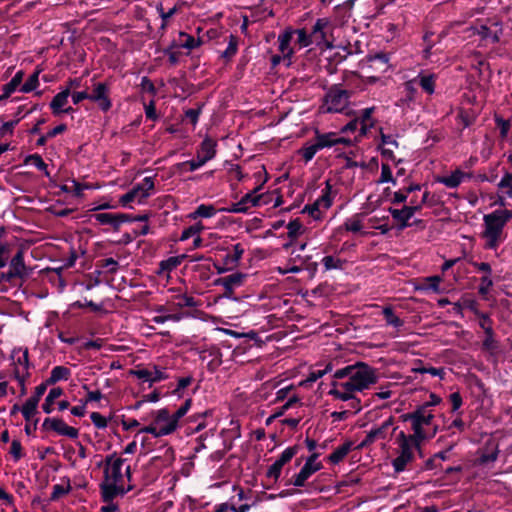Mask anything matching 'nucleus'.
Masks as SVG:
<instances>
[{
  "label": "nucleus",
  "mask_w": 512,
  "mask_h": 512,
  "mask_svg": "<svg viewBox=\"0 0 512 512\" xmlns=\"http://www.w3.org/2000/svg\"><path fill=\"white\" fill-rule=\"evenodd\" d=\"M287 235L290 239H296L305 232V227L299 219L290 221L287 226Z\"/></svg>",
  "instance_id": "obj_46"
},
{
  "label": "nucleus",
  "mask_w": 512,
  "mask_h": 512,
  "mask_svg": "<svg viewBox=\"0 0 512 512\" xmlns=\"http://www.w3.org/2000/svg\"><path fill=\"white\" fill-rule=\"evenodd\" d=\"M204 165H205V163L196 156L195 160L184 161V162L178 163L176 165V168L178 171L185 173V172H193V171L201 168Z\"/></svg>",
  "instance_id": "obj_50"
},
{
  "label": "nucleus",
  "mask_w": 512,
  "mask_h": 512,
  "mask_svg": "<svg viewBox=\"0 0 512 512\" xmlns=\"http://www.w3.org/2000/svg\"><path fill=\"white\" fill-rule=\"evenodd\" d=\"M95 220L101 225H109L113 228L119 227L122 223L127 221L125 214L101 212L94 215Z\"/></svg>",
  "instance_id": "obj_24"
},
{
  "label": "nucleus",
  "mask_w": 512,
  "mask_h": 512,
  "mask_svg": "<svg viewBox=\"0 0 512 512\" xmlns=\"http://www.w3.org/2000/svg\"><path fill=\"white\" fill-rule=\"evenodd\" d=\"M244 275L242 273H233L216 280L217 285H221L226 290V296L233 292L236 287H239L243 283Z\"/></svg>",
  "instance_id": "obj_28"
},
{
  "label": "nucleus",
  "mask_w": 512,
  "mask_h": 512,
  "mask_svg": "<svg viewBox=\"0 0 512 512\" xmlns=\"http://www.w3.org/2000/svg\"><path fill=\"white\" fill-rule=\"evenodd\" d=\"M472 177V172H466L461 168H456L449 174L438 177L436 182L444 185L447 188L455 189L459 187L463 182L470 180Z\"/></svg>",
  "instance_id": "obj_17"
},
{
  "label": "nucleus",
  "mask_w": 512,
  "mask_h": 512,
  "mask_svg": "<svg viewBox=\"0 0 512 512\" xmlns=\"http://www.w3.org/2000/svg\"><path fill=\"white\" fill-rule=\"evenodd\" d=\"M403 421H410L413 433L408 434L415 441L422 444L423 441L433 438L438 426L434 423V414L427 406H422L412 413L401 416Z\"/></svg>",
  "instance_id": "obj_3"
},
{
  "label": "nucleus",
  "mask_w": 512,
  "mask_h": 512,
  "mask_svg": "<svg viewBox=\"0 0 512 512\" xmlns=\"http://www.w3.org/2000/svg\"><path fill=\"white\" fill-rule=\"evenodd\" d=\"M219 209H216L212 204H200L193 212L188 214L190 220H197L198 218H212Z\"/></svg>",
  "instance_id": "obj_30"
},
{
  "label": "nucleus",
  "mask_w": 512,
  "mask_h": 512,
  "mask_svg": "<svg viewBox=\"0 0 512 512\" xmlns=\"http://www.w3.org/2000/svg\"><path fill=\"white\" fill-rule=\"evenodd\" d=\"M8 262L10 263V274L12 276H22L24 274L25 264L22 250H18Z\"/></svg>",
  "instance_id": "obj_32"
},
{
  "label": "nucleus",
  "mask_w": 512,
  "mask_h": 512,
  "mask_svg": "<svg viewBox=\"0 0 512 512\" xmlns=\"http://www.w3.org/2000/svg\"><path fill=\"white\" fill-rule=\"evenodd\" d=\"M326 210L323 209L322 203H320L319 199H316V201L311 205H306L303 208V213H307L310 217H312L316 221L322 220L324 216V212Z\"/></svg>",
  "instance_id": "obj_40"
},
{
  "label": "nucleus",
  "mask_w": 512,
  "mask_h": 512,
  "mask_svg": "<svg viewBox=\"0 0 512 512\" xmlns=\"http://www.w3.org/2000/svg\"><path fill=\"white\" fill-rule=\"evenodd\" d=\"M374 111V108H366L363 110L360 123V136L366 135L367 131L373 126V121L371 120V115Z\"/></svg>",
  "instance_id": "obj_49"
},
{
  "label": "nucleus",
  "mask_w": 512,
  "mask_h": 512,
  "mask_svg": "<svg viewBox=\"0 0 512 512\" xmlns=\"http://www.w3.org/2000/svg\"><path fill=\"white\" fill-rule=\"evenodd\" d=\"M156 10L159 13V16L162 19L161 28L164 29L167 25L168 19H170L177 11V7L174 6L171 9H169L167 12L164 11L162 4H158L156 6Z\"/></svg>",
  "instance_id": "obj_61"
},
{
  "label": "nucleus",
  "mask_w": 512,
  "mask_h": 512,
  "mask_svg": "<svg viewBox=\"0 0 512 512\" xmlns=\"http://www.w3.org/2000/svg\"><path fill=\"white\" fill-rule=\"evenodd\" d=\"M8 393L15 395L16 390L14 387L9 386V382L6 379V375L3 371H0V398L8 395Z\"/></svg>",
  "instance_id": "obj_60"
},
{
  "label": "nucleus",
  "mask_w": 512,
  "mask_h": 512,
  "mask_svg": "<svg viewBox=\"0 0 512 512\" xmlns=\"http://www.w3.org/2000/svg\"><path fill=\"white\" fill-rule=\"evenodd\" d=\"M397 430V427L394 426V421L392 417L384 420L381 425L378 427L372 428L369 432L372 433L376 440L379 439H388L392 436V434Z\"/></svg>",
  "instance_id": "obj_27"
},
{
  "label": "nucleus",
  "mask_w": 512,
  "mask_h": 512,
  "mask_svg": "<svg viewBox=\"0 0 512 512\" xmlns=\"http://www.w3.org/2000/svg\"><path fill=\"white\" fill-rule=\"evenodd\" d=\"M349 105V94L346 90L331 88L324 100L322 110L329 113H343Z\"/></svg>",
  "instance_id": "obj_10"
},
{
  "label": "nucleus",
  "mask_w": 512,
  "mask_h": 512,
  "mask_svg": "<svg viewBox=\"0 0 512 512\" xmlns=\"http://www.w3.org/2000/svg\"><path fill=\"white\" fill-rule=\"evenodd\" d=\"M395 458L391 464L396 473L405 471L415 460L416 454L421 451V444L409 437L404 431H400L395 439Z\"/></svg>",
  "instance_id": "obj_6"
},
{
  "label": "nucleus",
  "mask_w": 512,
  "mask_h": 512,
  "mask_svg": "<svg viewBox=\"0 0 512 512\" xmlns=\"http://www.w3.org/2000/svg\"><path fill=\"white\" fill-rule=\"evenodd\" d=\"M70 375L71 371L69 368L62 365L55 366L52 368L50 372V376L47 379V383L53 385L59 381H66L69 379Z\"/></svg>",
  "instance_id": "obj_33"
},
{
  "label": "nucleus",
  "mask_w": 512,
  "mask_h": 512,
  "mask_svg": "<svg viewBox=\"0 0 512 512\" xmlns=\"http://www.w3.org/2000/svg\"><path fill=\"white\" fill-rule=\"evenodd\" d=\"M322 264L325 270L341 269L343 261L335 256H325L322 259Z\"/></svg>",
  "instance_id": "obj_58"
},
{
  "label": "nucleus",
  "mask_w": 512,
  "mask_h": 512,
  "mask_svg": "<svg viewBox=\"0 0 512 512\" xmlns=\"http://www.w3.org/2000/svg\"><path fill=\"white\" fill-rule=\"evenodd\" d=\"M255 177L258 180V186L255 187L251 192L246 193L242 199L245 201L247 205H249V208L251 207H257L262 205L263 203H266V201H263V195H258V191L262 188V186L267 181V176L264 168L262 167V170L255 173Z\"/></svg>",
  "instance_id": "obj_19"
},
{
  "label": "nucleus",
  "mask_w": 512,
  "mask_h": 512,
  "mask_svg": "<svg viewBox=\"0 0 512 512\" xmlns=\"http://www.w3.org/2000/svg\"><path fill=\"white\" fill-rule=\"evenodd\" d=\"M173 302L176 306H178L180 308L196 306L195 299L186 294H178V295L174 296Z\"/></svg>",
  "instance_id": "obj_57"
},
{
  "label": "nucleus",
  "mask_w": 512,
  "mask_h": 512,
  "mask_svg": "<svg viewBox=\"0 0 512 512\" xmlns=\"http://www.w3.org/2000/svg\"><path fill=\"white\" fill-rule=\"evenodd\" d=\"M43 425L47 426L57 434L69 437L71 439H76L79 435L78 429L67 425L62 419L59 418H46Z\"/></svg>",
  "instance_id": "obj_20"
},
{
  "label": "nucleus",
  "mask_w": 512,
  "mask_h": 512,
  "mask_svg": "<svg viewBox=\"0 0 512 512\" xmlns=\"http://www.w3.org/2000/svg\"><path fill=\"white\" fill-rule=\"evenodd\" d=\"M366 225L368 230H378L380 234L386 235L391 227L389 226V216L388 215H369L366 213Z\"/></svg>",
  "instance_id": "obj_23"
},
{
  "label": "nucleus",
  "mask_w": 512,
  "mask_h": 512,
  "mask_svg": "<svg viewBox=\"0 0 512 512\" xmlns=\"http://www.w3.org/2000/svg\"><path fill=\"white\" fill-rule=\"evenodd\" d=\"M89 96V100L96 103L102 111H108L111 108L108 87L105 83L99 82L95 84L93 92Z\"/></svg>",
  "instance_id": "obj_21"
},
{
  "label": "nucleus",
  "mask_w": 512,
  "mask_h": 512,
  "mask_svg": "<svg viewBox=\"0 0 512 512\" xmlns=\"http://www.w3.org/2000/svg\"><path fill=\"white\" fill-rule=\"evenodd\" d=\"M147 215H142L139 217H132L130 215V224L137 225V227H133V233L135 235H146L149 231V225L147 223Z\"/></svg>",
  "instance_id": "obj_38"
},
{
  "label": "nucleus",
  "mask_w": 512,
  "mask_h": 512,
  "mask_svg": "<svg viewBox=\"0 0 512 512\" xmlns=\"http://www.w3.org/2000/svg\"><path fill=\"white\" fill-rule=\"evenodd\" d=\"M352 145L349 138L340 136L335 132H320L318 129L314 132V138L307 141L298 151L305 163L310 162L314 156L323 149H328L336 145Z\"/></svg>",
  "instance_id": "obj_4"
},
{
  "label": "nucleus",
  "mask_w": 512,
  "mask_h": 512,
  "mask_svg": "<svg viewBox=\"0 0 512 512\" xmlns=\"http://www.w3.org/2000/svg\"><path fill=\"white\" fill-rule=\"evenodd\" d=\"M473 31L478 33L482 39L498 42L502 34V25L498 21H493L490 25H480L479 27H471Z\"/></svg>",
  "instance_id": "obj_22"
},
{
  "label": "nucleus",
  "mask_w": 512,
  "mask_h": 512,
  "mask_svg": "<svg viewBox=\"0 0 512 512\" xmlns=\"http://www.w3.org/2000/svg\"><path fill=\"white\" fill-rule=\"evenodd\" d=\"M435 75L434 74H428V73H419L417 76V82L429 95H432L435 91Z\"/></svg>",
  "instance_id": "obj_35"
},
{
  "label": "nucleus",
  "mask_w": 512,
  "mask_h": 512,
  "mask_svg": "<svg viewBox=\"0 0 512 512\" xmlns=\"http://www.w3.org/2000/svg\"><path fill=\"white\" fill-rule=\"evenodd\" d=\"M298 446H290L283 450L274 463L268 468L266 475L268 478L278 480L284 465L290 462L298 453Z\"/></svg>",
  "instance_id": "obj_14"
},
{
  "label": "nucleus",
  "mask_w": 512,
  "mask_h": 512,
  "mask_svg": "<svg viewBox=\"0 0 512 512\" xmlns=\"http://www.w3.org/2000/svg\"><path fill=\"white\" fill-rule=\"evenodd\" d=\"M332 371V364L328 363L324 368H313L310 372L306 380L301 382V385H306L307 383H312L322 378L324 375Z\"/></svg>",
  "instance_id": "obj_41"
},
{
  "label": "nucleus",
  "mask_w": 512,
  "mask_h": 512,
  "mask_svg": "<svg viewBox=\"0 0 512 512\" xmlns=\"http://www.w3.org/2000/svg\"><path fill=\"white\" fill-rule=\"evenodd\" d=\"M319 454L313 453L307 459L299 473L293 477L292 484L295 487H303L306 481L316 472L323 468V465L318 461Z\"/></svg>",
  "instance_id": "obj_11"
},
{
  "label": "nucleus",
  "mask_w": 512,
  "mask_h": 512,
  "mask_svg": "<svg viewBox=\"0 0 512 512\" xmlns=\"http://www.w3.org/2000/svg\"><path fill=\"white\" fill-rule=\"evenodd\" d=\"M179 37L181 39L180 46L188 50L195 49L201 44V41L199 39H196L193 36L183 32L180 33Z\"/></svg>",
  "instance_id": "obj_54"
},
{
  "label": "nucleus",
  "mask_w": 512,
  "mask_h": 512,
  "mask_svg": "<svg viewBox=\"0 0 512 512\" xmlns=\"http://www.w3.org/2000/svg\"><path fill=\"white\" fill-rule=\"evenodd\" d=\"M130 376H134L139 382L148 383L149 385L167 378L166 370L156 366L139 367L134 370L130 369Z\"/></svg>",
  "instance_id": "obj_12"
},
{
  "label": "nucleus",
  "mask_w": 512,
  "mask_h": 512,
  "mask_svg": "<svg viewBox=\"0 0 512 512\" xmlns=\"http://www.w3.org/2000/svg\"><path fill=\"white\" fill-rule=\"evenodd\" d=\"M69 96V88H65L53 97L50 103V108L54 115L70 112L71 108H65L68 103Z\"/></svg>",
  "instance_id": "obj_26"
},
{
  "label": "nucleus",
  "mask_w": 512,
  "mask_h": 512,
  "mask_svg": "<svg viewBox=\"0 0 512 512\" xmlns=\"http://www.w3.org/2000/svg\"><path fill=\"white\" fill-rule=\"evenodd\" d=\"M63 394V389L60 387H54L48 392L45 401L42 405V409L46 414H50L53 411V405L57 398Z\"/></svg>",
  "instance_id": "obj_37"
},
{
  "label": "nucleus",
  "mask_w": 512,
  "mask_h": 512,
  "mask_svg": "<svg viewBox=\"0 0 512 512\" xmlns=\"http://www.w3.org/2000/svg\"><path fill=\"white\" fill-rule=\"evenodd\" d=\"M183 257H170L166 260H163L160 262V273L162 272H170L177 268L181 262Z\"/></svg>",
  "instance_id": "obj_55"
},
{
  "label": "nucleus",
  "mask_w": 512,
  "mask_h": 512,
  "mask_svg": "<svg viewBox=\"0 0 512 512\" xmlns=\"http://www.w3.org/2000/svg\"><path fill=\"white\" fill-rule=\"evenodd\" d=\"M495 123L497 125V128L500 130V136L502 138H506L509 133L510 126H511L510 121L505 120L499 116H496Z\"/></svg>",
  "instance_id": "obj_64"
},
{
  "label": "nucleus",
  "mask_w": 512,
  "mask_h": 512,
  "mask_svg": "<svg viewBox=\"0 0 512 512\" xmlns=\"http://www.w3.org/2000/svg\"><path fill=\"white\" fill-rule=\"evenodd\" d=\"M294 36V29L287 28L278 35V50L282 54L283 60L287 66L292 64L294 55V48L291 46V41Z\"/></svg>",
  "instance_id": "obj_15"
},
{
  "label": "nucleus",
  "mask_w": 512,
  "mask_h": 512,
  "mask_svg": "<svg viewBox=\"0 0 512 512\" xmlns=\"http://www.w3.org/2000/svg\"><path fill=\"white\" fill-rule=\"evenodd\" d=\"M492 286H493V280L491 278V275L490 276L484 275L480 279V285H479L478 291L482 296H486L490 292V289Z\"/></svg>",
  "instance_id": "obj_63"
},
{
  "label": "nucleus",
  "mask_w": 512,
  "mask_h": 512,
  "mask_svg": "<svg viewBox=\"0 0 512 512\" xmlns=\"http://www.w3.org/2000/svg\"><path fill=\"white\" fill-rule=\"evenodd\" d=\"M429 192L424 191L420 201L410 200V205H405L401 209L389 208V213L392 218L397 222L399 230H404L409 227V220L418 212L428 199Z\"/></svg>",
  "instance_id": "obj_9"
},
{
  "label": "nucleus",
  "mask_w": 512,
  "mask_h": 512,
  "mask_svg": "<svg viewBox=\"0 0 512 512\" xmlns=\"http://www.w3.org/2000/svg\"><path fill=\"white\" fill-rule=\"evenodd\" d=\"M12 376L30 375V362L27 348H14L11 353Z\"/></svg>",
  "instance_id": "obj_13"
},
{
  "label": "nucleus",
  "mask_w": 512,
  "mask_h": 512,
  "mask_svg": "<svg viewBox=\"0 0 512 512\" xmlns=\"http://www.w3.org/2000/svg\"><path fill=\"white\" fill-rule=\"evenodd\" d=\"M294 35L297 36L296 45L299 49L306 48L314 44L311 32L307 33L305 29L294 30Z\"/></svg>",
  "instance_id": "obj_44"
},
{
  "label": "nucleus",
  "mask_w": 512,
  "mask_h": 512,
  "mask_svg": "<svg viewBox=\"0 0 512 512\" xmlns=\"http://www.w3.org/2000/svg\"><path fill=\"white\" fill-rule=\"evenodd\" d=\"M354 449V444L352 441H346L339 447H337L329 456L328 461L332 464H338L340 463L347 455L348 453Z\"/></svg>",
  "instance_id": "obj_31"
},
{
  "label": "nucleus",
  "mask_w": 512,
  "mask_h": 512,
  "mask_svg": "<svg viewBox=\"0 0 512 512\" xmlns=\"http://www.w3.org/2000/svg\"><path fill=\"white\" fill-rule=\"evenodd\" d=\"M102 267L105 269V272L113 273V281L116 279L118 275L121 274V270L119 269L118 262L113 258L104 259Z\"/></svg>",
  "instance_id": "obj_59"
},
{
  "label": "nucleus",
  "mask_w": 512,
  "mask_h": 512,
  "mask_svg": "<svg viewBox=\"0 0 512 512\" xmlns=\"http://www.w3.org/2000/svg\"><path fill=\"white\" fill-rule=\"evenodd\" d=\"M20 120L21 117L16 118L15 120L4 122L0 127V137L12 135L14 132V128L20 122Z\"/></svg>",
  "instance_id": "obj_62"
},
{
  "label": "nucleus",
  "mask_w": 512,
  "mask_h": 512,
  "mask_svg": "<svg viewBox=\"0 0 512 512\" xmlns=\"http://www.w3.org/2000/svg\"><path fill=\"white\" fill-rule=\"evenodd\" d=\"M177 427L178 424L167 409H160L153 415L150 424L144 431L155 437H162L173 433Z\"/></svg>",
  "instance_id": "obj_8"
},
{
  "label": "nucleus",
  "mask_w": 512,
  "mask_h": 512,
  "mask_svg": "<svg viewBox=\"0 0 512 512\" xmlns=\"http://www.w3.org/2000/svg\"><path fill=\"white\" fill-rule=\"evenodd\" d=\"M338 192V188L332 184L330 180H327L325 187L322 189V194L318 198L320 203H322L324 210H328L332 206L334 199L338 195Z\"/></svg>",
  "instance_id": "obj_29"
},
{
  "label": "nucleus",
  "mask_w": 512,
  "mask_h": 512,
  "mask_svg": "<svg viewBox=\"0 0 512 512\" xmlns=\"http://www.w3.org/2000/svg\"><path fill=\"white\" fill-rule=\"evenodd\" d=\"M23 77L24 72L22 70L17 71L12 79L3 86V88L6 90V94H12L19 90V88L22 86L21 83L23 81Z\"/></svg>",
  "instance_id": "obj_47"
},
{
  "label": "nucleus",
  "mask_w": 512,
  "mask_h": 512,
  "mask_svg": "<svg viewBox=\"0 0 512 512\" xmlns=\"http://www.w3.org/2000/svg\"><path fill=\"white\" fill-rule=\"evenodd\" d=\"M124 475L128 476L126 459L115 453L108 455L105 459L104 479L100 484L103 501L125 494Z\"/></svg>",
  "instance_id": "obj_2"
},
{
  "label": "nucleus",
  "mask_w": 512,
  "mask_h": 512,
  "mask_svg": "<svg viewBox=\"0 0 512 512\" xmlns=\"http://www.w3.org/2000/svg\"><path fill=\"white\" fill-rule=\"evenodd\" d=\"M203 229H204V226L200 222L196 223L194 225H191L182 231L180 240L186 241L190 237H193V236L196 237V236L200 235V233Z\"/></svg>",
  "instance_id": "obj_56"
},
{
  "label": "nucleus",
  "mask_w": 512,
  "mask_h": 512,
  "mask_svg": "<svg viewBox=\"0 0 512 512\" xmlns=\"http://www.w3.org/2000/svg\"><path fill=\"white\" fill-rule=\"evenodd\" d=\"M393 167V164L390 162H384L381 164V171L377 184L391 183L396 185V179L393 176Z\"/></svg>",
  "instance_id": "obj_36"
},
{
  "label": "nucleus",
  "mask_w": 512,
  "mask_h": 512,
  "mask_svg": "<svg viewBox=\"0 0 512 512\" xmlns=\"http://www.w3.org/2000/svg\"><path fill=\"white\" fill-rule=\"evenodd\" d=\"M382 314L385 318L387 325L392 326L396 329H399L404 325V321L395 315V313L391 307H389V306L384 307L382 310Z\"/></svg>",
  "instance_id": "obj_42"
},
{
  "label": "nucleus",
  "mask_w": 512,
  "mask_h": 512,
  "mask_svg": "<svg viewBox=\"0 0 512 512\" xmlns=\"http://www.w3.org/2000/svg\"><path fill=\"white\" fill-rule=\"evenodd\" d=\"M39 401L29 397L21 407V413L25 420L30 421L37 412Z\"/></svg>",
  "instance_id": "obj_39"
},
{
  "label": "nucleus",
  "mask_w": 512,
  "mask_h": 512,
  "mask_svg": "<svg viewBox=\"0 0 512 512\" xmlns=\"http://www.w3.org/2000/svg\"><path fill=\"white\" fill-rule=\"evenodd\" d=\"M251 508L250 504H242L240 506H236L234 504L229 505L228 503H220L215 506L214 512H227L228 510L232 512H248Z\"/></svg>",
  "instance_id": "obj_52"
},
{
  "label": "nucleus",
  "mask_w": 512,
  "mask_h": 512,
  "mask_svg": "<svg viewBox=\"0 0 512 512\" xmlns=\"http://www.w3.org/2000/svg\"><path fill=\"white\" fill-rule=\"evenodd\" d=\"M442 278L440 276H430L423 280L419 289L424 291H432L435 293H440V283Z\"/></svg>",
  "instance_id": "obj_43"
},
{
  "label": "nucleus",
  "mask_w": 512,
  "mask_h": 512,
  "mask_svg": "<svg viewBox=\"0 0 512 512\" xmlns=\"http://www.w3.org/2000/svg\"><path fill=\"white\" fill-rule=\"evenodd\" d=\"M71 491L70 480L66 479L64 484H56L53 486V490L50 496L51 501H56L60 497L68 494Z\"/></svg>",
  "instance_id": "obj_51"
},
{
  "label": "nucleus",
  "mask_w": 512,
  "mask_h": 512,
  "mask_svg": "<svg viewBox=\"0 0 512 512\" xmlns=\"http://www.w3.org/2000/svg\"><path fill=\"white\" fill-rule=\"evenodd\" d=\"M509 220L504 209L484 215L482 238L486 248L495 250L505 240L504 227Z\"/></svg>",
  "instance_id": "obj_5"
},
{
  "label": "nucleus",
  "mask_w": 512,
  "mask_h": 512,
  "mask_svg": "<svg viewBox=\"0 0 512 512\" xmlns=\"http://www.w3.org/2000/svg\"><path fill=\"white\" fill-rule=\"evenodd\" d=\"M334 24L328 18H319L314 23L311 34L313 43L320 50H331L334 48Z\"/></svg>",
  "instance_id": "obj_7"
},
{
  "label": "nucleus",
  "mask_w": 512,
  "mask_h": 512,
  "mask_svg": "<svg viewBox=\"0 0 512 512\" xmlns=\"http://www.w3.org/2000/svg\"><path fill=\"white\" fill-rule=\"evenodd\" d=\"M346 231L352 233H359L362 236L374 235L372 231L368 230L366 225V213H356L347 218L343 224Z\"/></svg>",
  "instance_id": "obj_18"
},
{
  "label": "nucleus",
  "mask_w": 512,
  "mask_h": 512,
  "mask_svg": "<svg viewBox=\"0 0 512 512\" xmlns=\"http://www.w3.org/2000/svg\"><path fill=\"white\" fill-rule=\"evenodd\" d=\"M154 189L152 177H145L141 182L135 183L130 189V202L142 203L151 195Z\"/></svg>",
  "instance_id": "obj_16"
},
{
  "label": "nucleus",
  "mask_w": 512,
  "mask_h": 512,
  "mask_svg": "<svg viewBox=\"0 0 512 512\" xmlns=\"http://www.w3.org/2000/svg\"><path fill=\"white\" fill-rule=\"evenodd\" d=\"M153 98L154 96H142L145 115L150 120H156L158 118Z\"/></svg>",
  "instance_id": "obj_53"
},
{
  "label": "nucleus",
  "mask_w": 512,
  "mask_h": 512,
  "mask_svg": "<svg viewBox=\"0 0 512 512\" xmlns=\"http://www.w3.org/2000/svg\"><path fill=\"white\" fill-rule=\"evenodd\" d=\"M39 74L40 70H36L32 73L26 82L19 88V91L22 93H30L36 90L39 86Z\"/></svg>",
  "instance_id": "obj_48"
},
{
  "label": "nucleus",
  "mask_w": 512,
  "mask_h": 512,
  "mask_svg": "<svg viewBox=\"0 0 512 512\" xmlns=\"http://www.w3.org/2000/svg\"><path fill=\"white\" fill-rule=\"evenodd\" d=\"M216 147V141L209 137H206L200 144L199 148L197 149L196 156L206 164L208 161L215 158Z\"/></svg>",
  "instance_id": "obj_25"
},
{
  "label": "nucleus",
  "mask_w": 512,
  "mask_h": 512,
  "mask_svg": "<svg viewBox=\"0 0 512 512\" xmlns=\"http://www.w3.org/2000/svg\"><path fill=\"white\" fill-rule=\"evenodd\" d=\"M508 162L511 164V170L502 176L498 188L502 195L512 198V156H509Z\"/></svg>",
  "instance_id": "obj_34"
},
{
  "label": "nucleus",
  "mask_w": 512,
  "mask_h": 512,
  "mask_svg": "<svg viewBox=\"0 0 512 512\" xmlns=\"http://www.w3.org/2000/svg\"><path fill=\"white\" fill-rule=\"evenodd\" d=\"M333 378L328 395L334 400L350 402L355 412L361 409L356 393L363 392L377 382L376 370L362 362L338 369Z\"/></svg>",
  "instance_id": "obj_1"
},
{
  "label": "nucleus",
  "mask_w": 512,
  "mask_h": 512,
  "mask_svg": "<svg viewBox=\"0 0 512 512\" xmlns=\"http://www.w3.org/2000/svg\"><path fill=\"white\" fill-rule=\"evenodd\" d=\"M25 164L36 167L38 170L44 172L45 176L50 177V174L47 169V164L44 162V160L39 154L28 155L25 159Z\"/></svg>",
  "instance_id": "obj_45"
}]
</instances>
